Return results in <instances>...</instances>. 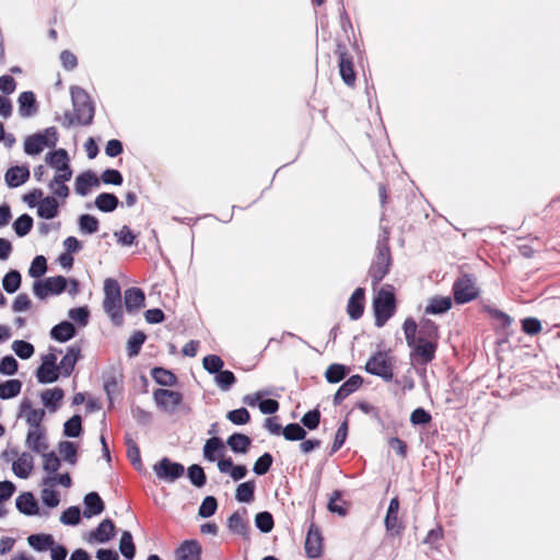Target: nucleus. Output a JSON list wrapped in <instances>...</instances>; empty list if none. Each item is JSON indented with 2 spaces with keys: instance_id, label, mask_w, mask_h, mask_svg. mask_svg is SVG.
Wrapping results in <instances>:
<instances>
[{
  "instance_id": "1",
  "label": "nucleus",
  "mask_w": 560,
  "mask_h": 560,
  "mask_svg": "<svg viewBox=\"0 0 560 560\" xmlns=\"http://www.w3.org/2000/svg\"><path fill=\"white\" fill-rule=\"evenodd\" d=\"M405 338L411 349V355L420 359L422 363H429L434 359L436 341L417 337V324L412 318H407L402 325Z\"/></svg>"
},
{
  "instance_id": "2",
  "label": "nucleus",
  "mask_w": 560,
  "mask_h": 560,
  "mask_svg": "<svg viewBox=\"0 0 560 560\" xmlns=\"http://www.w3.org/2000/svg\"><path fill=\"white\" fill-rule=\"evenodd\" d=\"M103 308L115 325L122 324L121 290L118 281L113 278H107L104 281Z\"/></svg>"
},
{
  "instance_id": "3",
  "label": "nucleus",
  "mask_w": 560,
  "mask_h": 560,
  "mask_svg": "<svg viewBox=\"0 0 560 560\" xmlns=\"http://www.w3.org/2000/svg\"><path fill=\"white\" fill-rule=\"evenodd\" d=\"M74 117L78 124L89 125L94 117V106L89 94L81 88H71Z\"/></svg>"
},
{
  "instance_id": "4",
  "label": "nucleus",
  "mask_w": 560,
  "mask_h": 560,
  "mask_svg": "<svg viewBox=\"0 0 560 560\" xmlns=\"http://www.w3.org/2000/svg\"><path fill=\"white\" fill-rule=\"evenodd\" d=\"M57 142V130L55 127H49L43 132L28 136L24 141V152L27 155H37L46 148H55Z\"/></svg>"
},
{
  "instance_id": "5",
  "label": "nucleus",
  "mask_w": 560,
  "mask_h": 560,
  "mask_svg": "<svg viewBox=\"0 0 560 560\" xmlns=\"http://www.w3.org/2000/svg\"><path fill=\"white\" fill-rule=\"evenodd\" d=\"M375 313V324L382 327L393 315L395 308V299L392 291L382 288L373 302Z\"/></svg>"
},
{
  "instance_id": "6",
  "label": "nucleus",
  "mask_w": 560,
  "mask_h": 560,
  "mask_svg": "<svg viewBox=\"0 0 560 560\" xmlns=\"http://www.w3.org/2000/svg\"><path fill=\"white\" fill-rule=\"evenodd\" d=\"M67 285V279L62 276L49 277L43 281H36L33 285L34 294L39 299L61 293Z\"/></svg>"
},
{
  "instance_id": "7",
  "label": "nucleus",
  "mask_w": 560,
  "mask_h": 560,
  "mask_svg": "<svg viewBox=\"0 0 560 560\" xmlns=\"http://www.w3.org/2000/svg\"><path fill=\"white\" fill-rule=\"evenodd\" d=\"M153 399L160 409L173 413L182 404L183 396L179 392L160 388L153 393Z\"/></svg>"
},
{
  "instance_id": "8",
  "label": "nucleus",
  "mask_w": 560,
  "mask_h": 560,
  "mask_svg": "<svg viewBox=\"0 0 560 560\" xmlns=\"http://www.w3.org/2000/svg\"><path fill=\"white\" fill-rule=\"evenodd\" d=\"M153 470L159 479L167 482H174L184 475V466L179 463L171 462L168 458H162L153 466Z\"/></svg>"
},
{
  "instance_id": "9",
  "label": "nucleus",
  "mask_w": 560,
  "mask_h": 560,
  "mask_svg": "<svg viewBox=\"0 0 560 560\" xmlns=\"http://www.w3.org/2000/svg\"><path fill=\"white\" fill-rule=\"evenodd\" d=\"M389 264V248L386 245H380L377 256L370 269V276L374 284L378 283L388 272Z\"/></svg>"
},
{
  "instance_id": "10",
  "label": "nucleus",
  "mask_w": 560,
  "mask_h": 560,
  "mask_svg": "<svg viewBox=\"0 0 560 560\" xmlns=\"http://www.w3.org/2000/svg\"><path fill=\"white\" fill-rule=\"evenodd\" d=\"M365 370L369 373L381 376L386 381H389L393 377L392 364L387 359V354L384 352H377L374 354L366 362Z\"/></svg>"
},
{
  "instance_id": "11",
  "label": "nucleus",
  "mask_w": 560,
  "mask_h": 560,
  "mask_svg": "<svg viewBox=\"0 0 560 560\" xmlns=\"http://www.w3.org/2000/svg\"><path fill=\"white\" fill-rule=\"evenodd\" d=\"M45 161L55 171V175L72 176L73 173L69 164V155L65 149L49 152Z\"/></svg>"
},
{
  "instance_id": "12",
  "label": "nucleus",
  "mask_w": 560,
  "mask_h": 560,
  "mask_svg": "<svg viewBox=\"0 0 560 560\" xmlns=\"http://www.w3.org/2000/svg\"><path fill=\"white\" fill-rule=\"evenodd\" d=\"M478 294L475 281L469 276L459 278L454 283V298L457 303H466L474 300Z\"/></svg>"
},
{
  "instance_id": "13",
  "label": "nucleus",
  "mask_w": 560,
  "mask_h": 560,
  "mask_svg": "<svg viewBox=\"0 0 560 560\" xmlns=\"http://www.w3.org/2000/svg\"><path fill=\"white\" fill-rule=\"evenodd\" d=\"M323 538L319 529L312 524L305 539V551L310 558H317L322 555Z\"/></svg>"
},
{
  "instance_id": "14",
  "label": "nucleus",
  "mask_w": 560,
  "mask_h": 560,
  "mask_svg": "<svg viewBox=\"0 0 560 560\" xmlns=\"http://www.w3.org/2000/svg\"><path fill=\"white\" fill-rule=\"evenodd\" d=\"M364 311V290L362 288L355 289L348 301L347 313L353 320L359 319Z\"/></svg>"
},
{
  "instance_id": "15",
  "label": "nucleus",
  "mask_w": 560,
  "mask_h": 560,
  "mask_svg": "<svg viewBox=\"0 0 560 560\" xmlns=\"http://www.w3.org/2000/svg\"><path fill=\"white\" fill-rule=\"evenodd\" d=\"M144 293L139 288H129L124 293L125 307L129 313L136 312L144 306Z\"/></svg>"
},
{
  "instance_id": "16",
  "label": "nucleus",
  "mask_w": 560,
  "mask_h": 560,
  "mask_svg": "<svg viewBox=\"0 0 560 560\" xmlns=\"http://www.w3.org/2000/svg\"><path fill=\"white\" fill-rule=\"evenodd\" d=\"M34 467V458L30 453H22L12 464V470L19 478L26 479Z\"/></svg>"
},
{
  "instance_id": "17",
  "label": "nucleus",
  "mask_w": 560,
  "mask_h": 560,
  "mask_svg": "<svg viewBox=\"0 0 560 560\" xmlns=\"http://www.w3.org/2000/svg\"><path fill=\"white\" fill-rule=\"evenodd\" d=\"M30 178V170L27 166L10 167L4 174V180L10 188L23 185Z\"/></svg>"
},
{
  "instance_id": "18",
  "label": "nucleus",
  "mask_w": 560,
  "mask_h": 560,
  "mask_svg": "<svg viewBox=\"0 0 560 560\" xmlns=\"http://www.w3.org/2000/svg\"><path fill=\"white\" fill-rule=\"evenodd\" d=\"M80 348L77 346H72L68 349L67 353L63 355L61 361L58 364V369L60 374L65 377L71 375L79 358H80Z\"/></svg>"
},
{
  "instance_id": "19",
  "label": "nucleus",
  "mask_w": 560,
  "mask_h": 560,
  "mask_svg": "<svg viewBox=\"0 0 560 560\" xmlns=\"http://www.w3.org/2000/svg\"><path fill=\"white\" fill-rule=\"evenodd\" d=\"M100 179L91 171L81 173L75 178V192L80 196H85L92 187H98Z\"/></svg>"
},
{
  "instance_id": "20",
  "label": "nucleus",
  "mask_w": 560,
  "mask_h": 560,
  "mask_svg": "<svg viewBox=\"0 0 560 560\" xmlns=\"http://www.w3.org/2000/svg\"><path fill=\"white\" fill-rule=\"evenodd\" d=\"M115 534V525L110 520H104L95 530L90 534L89 541L107 542Z\"/></svg>"
},
{
  "instance_id": "21",
  "label": "nucleus",
  "mask_w": 560,
  "mask_h": 560,
  "mask_svg": "<svg viewBox=\"0 0 560 560\" xmlns=\"http://www.w3.org/2000/svg\"><path fill=\"white\" fill-rule=\"evenodd\" d=\"M59 213V203L54 196H48L37 202V214L46 220L54 219Z\"/></svg>"
},
{
  "instance_id": "22",
  "label": "nucleus",
  "mask_w": 560,
  "mask_h": 560,
  "mask_svg": "<svg viewBox=\"0 0 560 560\" xmlns=\"http://www.w3.org/2000/svg\"><path fill=\"white\" fill-rule=\"evenodd\" d=\"M26 445L36 453H44L48 445L42 428L30 429L26 436Z\"/></svg>"
},
{
  "instance_id": "23",
  "label": "nucleus",
  "mask_w": 560,
  "mask_h": 560,
  "mask_svg": "<svg viewBox=\"0 0 560 560\" xmlns=\"http://www.w3.org/2000/svg\"><path fill=\"white\" fill-rule=\"evenodd\" d=\"M246 511H244L243 514L234 512L228 520V528L234 534L248 538L249 525L244 517Z\"/></svg>"
},
{
  "instance_id": "24",
  "label": "nucleus",
  "mask_w": 560,
  "mask_h": 560,
  "mask_svg": "<svg viewBox=\"0 0 560 560\" xmlns=\"http://www.w3.org/2000/svg\"><path fill=\"white\" fill-rule=\"evenodd\" d=\"M362 385V378L359 375L351 376L347 382H345L334 397V402L339 405L343 399H346L350 394L354 393Z\"/></svg>"
},
{
  "instance_id": "25",
  "label": "nucleus",
  "mask_w": 560,
  "mask_h": 560,
  "mask_svg": "<svg viewBox=\"0 0 560 560\" xmlns=\"http://www.w3.org/2000/svg\"><path fill=\"white\" fill-rule=\"evenodd\" d=\"M72 176L68 175H54L52 179L48 183V188L55 198H68L70 190L67 186V182H69Z\"/></svg>"
},
{
  "instance_id": "26",
  "label": "nucleus",
  "mask_w": 560,
  "mask_h": 560,
  "mask_svg": "<svg viewBox=\"0 0 560 560\" xmlns=\"http://www.w3.org/2000/svg\"><path fill=\"white\" fill-rule=\"evenodd\" d=\"M398 511H399V501L397 498H393L389 502V506L385 517V527L388 532L394 534H399L401 530L400 525L398 524Z\"/></svg>"
},
{
  "instance_id": "27",
  "label": "nucleus",
  "mask_w": 560,
  "mask_h": 560,
  "mask_svg": "<svg viewBox=\"0 0 560 560\" xmlns=\"http://www.w3.org/2000/svg\"><path fill=\"white\" fill-rule=\"evenodd\" d=\"M200 545L195 540H187L176 551L177 560H200Z\"/></svg>"
},
{
  "instance_id": "28",
  "label": "nucleus",
  "mask_w": 560,
  "mask_h": 560,
  "mask_svg": "<svg viewBox=\"0 0 560 560\" xmlns=\"http://www.w3.org/2000/svg\"><path fill=\"white\" fill-rule=\"evenodd\" d=\"M21 407L30 429L42 428L40 423L45 417V410L32 408L30 401H24Z\"/></svg>"
},
{
  "instance_id": "29",
  "label": "nucleus",
  "mask_w": 560,
  "mask_h": 560,
  "mask_svg": "<svg viewBox=\"0 0 560 560\" xmlns=\"http://www.w3.org/2000/svg\"><path fill=\"white\" fill-rule=\"evenodd\" d=\"M339 72L343 82L348 85H352L355 81V74L351 58L345 51L339 52Z\"/></svg>"
},
{
  "instance_id": "30",
  "label": "nucleus",
  "mask_w": 560,
  "mask_h": 560,
  "mask_svg": "<svg viewBox=\"0 0 560 560\" xmlns=\"http://www.w3.org/2000/svg\"><path fill=\"white\" fill-rule=\"evenodd\" d=\"M85 510L83 515L88 518L98 515L104 510V503L96 492H90L84 498Z\"/></svg>"
},
{
  "instance_id": "31",
  "label": "nucleus",
  "mask_w": 560,
  "mask_h": 560,
  "mask_svg": "<svg viewBox=\"0 0 560 560\" xmlns=\"http://www.w3.org/2000/svg\"><path fill=\"white\" fill-rule=\"evenodd\" d=\"M44 406L51 412L56 411L63 398V390L59 387L46 389L40 394Z\"/></svg>"
},
{
  "instance_id": "32",
  "label": "nucleus",
  "mask_w": 560,
  "mask_h": 560,
  "mask_svg": "<svg viewBox=\"0 0 560 560\" xmlns=\"http://www.w3.org/2000/svg\"><path fill=\"white\" fill-rule=\"evenodd\" d=\"M224 445L219 438L209 439L203 446V457L209 462L217 460L223 453Z\"/></svg>"
},
{
  "instance_id": "33",
  "label": "nucleus",
  "mask_w": 560,
  "mask_h": 560,
  "mask_svg": "<svg viewBox=\"0 0 560 560\" xmlns=\"http://www.w3.org/2000/svg\"><path fill=\"white\" fill-rule=\"evenodd\" d=\"M74 326L70 322H62L52 327L50 331L51 338L60 342H66L70 340L74 336Z\"/></svg>"
},
{
  "instance_id": "34",
  "label": "nucleus",
  "mask_w": 560,
  "mask_h": 560,
  "mask_svg": "<svg viewBox=\"0 0 560 560\" xmlns=\"http://www.w3.org/2000/svg\"><path fill=\"white\" fill-rule=\"evenodd\" d=\"M16 508L26 515H34L38 510L37 502L30 492H25L16 498Z\"/></svg>"
},
{
  "instance_id": "35",
  "label": "nucleus",
  "mask_w": 560,
  "mask_h": 560,
  "mask_svg": "<svg viewBox=\"0 0 560 560\" xmlns=\"http://www.w3.org/2000/svg\"><path fill=\"white\" fill-rule=\"evenodd\" d=\"M452 306V300L450 296H434L429 300L425 307L427 314H442L447 312Z\"/></svg>"
},
{
  "instance_id": "36",
  "label": "nucleus",
  "mask_w": 560,
  "mask_h": 560,
  "mask_svg": "<svg viewBox=\"0 0 560 560\" xmlns=\"http://www.w3.org/2000/svg\"><path fill=\"white\" fill-rule=\"evenodd\" d=\"M417 337L429 339L432 341L439 340V328L438 325L431 319H422L420 322V328L417 329Z\"/></svg>"
},
{
  "instance_id": "37",
  "label": "nucleus",
  "mask_w": 560,
  "mask_h": 560,
  "mask_svg": "<svg viewBox=\"0 0 560 560\" xmlns=\"http://www.w3.org/2000/svg\"><path fill=\"white\" fill-rule=\"evenodd\" d=\"M250 443V439L242 433H234L226 441V444L233 452L243 454L247 452Z\"/></svg>"
},
{
  "instance_id": "38",
  "label": "nucleus",
  "mask_w": 560,
  "mask_h": 560,
  "mask_svg": "<svg viewBox=\"0 0 560 560\" xmlns=\"http://www.w3.org/2000/svg\"><path fill=\"white\" fill-rule=\"evenodd\" d=\"M28 545L33 547L37 551H45L47 549H50V547L54 545V538L51 535L46 534H35L31 535L27 538Z\"/></svg>"
},
{
  "instance_id": "39",
  "label": "nucleus",
  "mask_w": 560,
  "mask_h": 560,
  "mask_svg": "<svg viewBox=\"0 0 560 560\" xmlns=\"http://www.w3.org/2000/svg\"><path fill=\"white\" fill-rule=\"evenodd\" d=\"M95 206L103 212H112L117 208L118 199L113 194L103 192L96 197Z\"/></svg>"
},
{
  "instance_id": "40",
  "label": "nucleus",
  "mask_w": 560,
  "mask_h": 560,
  "mask_svg": "<svg viewBox=\"0 0 560 560\" xmlns=\"http://www.w3.org/2000/svg\"><path fill=\"white\" fill-rule=\"evenodd\" d=\"M59 375L61 374L58 366L40 365L36 372L37 380L42 384L54 383L59 378Z\"/></svg>"
},
{
  "instance_id": "41",
  "label": "nucleus",
  "mask_w": 560,
  "mask_h": 560,
  "mask_svg": "<svg viewBox=\"0 0 560 560\" xmlns=\"http://www.w3.org/2000/svg\"><path fill=\"white\" fill-rule=\"evenodd\" d=\"M22 384L19 380H9L0 384V398L9 399L18 396L21 392Z\"/></svg>"
},
{
  "instance_id": "42",
  "label": "nucleus",
  "mask_w": 560,
  "mask_h": 560,
  "mask_svg": "<svg viewBox=\"0 0 560 560\" xmlns=\"http://www.w3.org/2000/svg\"><path fill=\"white\" fill-rule=\"evenodd\" d=\"M255 483L246 481L236 488L235 498L238 502L249 503L254 500Z\"/></svg>"
},
{
  "instance_id": "43",
  "label": "nucleus",
  "mask_w": 560,
  "mask_h": 560,
  "mask_svg": "<svg viewBox=\"0 0 560 560\" xmlns=\"http://www.w3.org/2000/svg\"><path fill=\"white\" fill-rule=\"evenodd\" d=\"M119 550L128 560L133 559L136 553L132 535L129 532H124L119 541Z\"/></svg>"
},
{
  "instance_id": "44",
  "label": "nucleus",
  "mask_w": 560,
  "mask_h": 560,
  "mask_svg": "<svg viewBox=\"0 0 560 560\" xmlns=\"http://www.w3.org/2000/svg\"><path fill=\"white\" fill-rule=\"evenodd\" d=\"M152 377L158 384L163 386H173L176 383L175 375L163 368H154L152 370Z\"/></svg>"
},
{
  "instance_id": "45",
  "label": "nucleus",
  "mask_w": 560,
  "mask_h": 560,
  "mask_svg": "<svg viewBox=\"0 0 560 560\" xmlns=\"http://www.w3.org/2000/svg\"><path fill=\"white\" fill-rule=\"evenodd\" d=\"M33 226V219L28 214L20 215L13 222V229L18 236L23 237L30 233Z\"/></svg>"
},
{
  "instance_id": "46",
  "label": "nucleus",
  "mask_w": 560,
  "mask_h": 560,
  "mask_svg": "<svg viewBox=\"0 0 560 560\" xmlns=\"http://www.w3.org/2000/svg\"><path fill=\"white\" fill-rule=\"evenodd\" d=\"M58 451L63 460L71 465L77 463V446L74 443L69 441L60 442L58 445Z\"/></svg>"
},
{
  "instance_id": "47",
  "label": "nucleus",
  "mask_w": 560,
  "mask_h": 560,
  "mask_svg": "<svg viewBox=\"0 0 560 560\" xmlns=\"http://www.w3.org/2000/svg\"><path fill=\"white\" fill-rule=\"evenodd\" d=\"M35 104V96L32 92H23L19 96L20 115L22 117H30L32 115L31 108Z\"/></svg>"
},
{
  "instance_id": "48",
  "label": "nucleus",
  "mask_w": 560,
  "mask_h": 560,
  "mask_svg": "<svg viewBox=\"0 0 560 560\" xmlns=\"http://www.w3.org/2000/svg\"><path fill=\"white\" fill-rule=\"evenodd\" d=\"M3 289L8 293H14L21 285V275L16 270L9 271L2 280Z\"/></svg>"
},
{
  "instance_id": "49",
  "label": "nucleus",
  "mask_w": 560,
  "mask_h": 560,
  "mask_svg": "<svg viewBox=\"0 0 560 560\" xmlns=\"http://www.w3.org/2000/svg\"><path fill=\"white\" fill-rule=\"evenodd\" d=\"M348 373V369L342 364H331L325 372V377L329 383L340 382Z\"/></svg>"
},
{
  "instance_id": "50",
  "label": "nucleus",
  "mask_w": 560,
  "mask_h": 560,
  "mask_svg": "<svg viewBox=\"0 0 560 560\" xmlns=\"http://www.w3.org/2000/svg\"><path fill=\"white\" fill-rule=\"evenodd\" d=\"M79 229L82 233L93 234L98 230V220L90 214H82L79 218Z\"/></svg>"
},
{
  "instance_id": "51",
  "label": "nucleus",
  "mask_w": 560,
  "mask_h": 560,
  "mask_svg": "<svg viewBox=\"0 0 560 560\" xmlns=\"http://www.w3.org/2000/svg\"><path fill=\"white\" fill-rule=\"evenodd\" d=\"M82 432L81 417L74 415L63 425V433L69 438H78Z\"/></svg>"
},
{
  "instance_id": "52",
  "label": "nucleus",
  "mask_w": 560,
  "mask_h": 560,
  "mask_svg": "<svg viewBox=\"0 0 560 560\" xmlns=\"http://www.w3.org/2000/svg\"><path fill=\"white\" fill-rule=\"evenodd\" d=\"M12 350L15 352V354L23 359H30L34 354V347L32 343L26 342L24 340H15L12 343Z\"/></svg>"
},
{
  "instance_id": "53",
  "label": "nucleus",
  "mask_w": 560,
  "mask_h": 560,
  "mask_svg": "<svg viewBox=\"0 0 560 560\" xmlns=\"http://www.w3.org/2000/svg\"><path fill=\"white\" fill-rule=\"evenodd\" d=\"M60 467V459L54 453H43V468L49 476H52L57 472Z\"/></svg>"
},
{
  "instance_id": "54",
  "label": "nucleus",
  "mask_w": 560,
  "mask_h": 560,
  "mask_svg": "<svg viewBox=\"0 0 560 560\" xmlns=\"http://www.w3.org/2000/svg\"><path fill=\"white\" fill-rule=\"evenodd\" d=\"M145 341V335L142 331H136L128 339L127 348L129 357H135L140 352L141 346Z\"/></svg>"
},
{
  "instance_id": "55",
  "label": "nucleus",
  "mask_w": 560,
  "mask_h": 560,
  "mask_svg": "<svg viewBox=\"0 0 560 560\" xmlns=\"http://www.w3.org/2000/svg\"><path fill=\"white\" fill-rule=\"evenodd\" d=\"M283 436L289 441H301L305 438V430L298 423H290L282 430Z\"/></svg>"
},
{
  "instance_id": "56",
  "label": "nucleus",
  "mask_w": 560,
  "mask_h": 560,
  "mask_svg": "<svg viewBox=\"0 0 560 560\" xmlns=\"http://www.w3.org/2000/svg\"><path fill=\"white\" fill-rule=\"evenodd\" d=\"M255 524L262 533H269L273 527L272 515L269 512H260L255 517Z\"/></svg>"
},
{
  "instance_id": "57",
  "label": "nucleus",
  "mask_w": 560,
  "mask_h": 560,
  "mask_svg": "<svg viewBox=\"0 0 560 560\" xmlns=\"http://www.w3.org/2000/svg\"><path fill=\"white\" fill-rule=\"evenodd\" d=\"M223 364L222 359L215 354L207 355L202 360L203 369L211 374L220 372Z\"/></svg>"
},
{
  "instance_id": "58",
  "label": "nucleus",
  "mask_w": 560,
  "mask_h": 560,
  "mask_svg": "<svg viewBox=\"0 0 560 560\" xmlns=\"http://www.w3.org/2000/svg\"><path fill=\"white\" fill-rule=\"evenodd\" d=\"M226 418L234 424L243 425L249 422L250 416L247 409L240 408L228 412Z\"/></svg>"
},
{
  "instance_id": "59",
  "label": "nucleus",
  "mask_w": 560,
  "mask_h": 560,
  "mask_svg": "<svg viewBox=\"0 0 560 560\" xmlns=\"http://www.w3.org/2000/svg\"><path fill=\"white\" fill-rule=\"evenodd\" d=\"M217 508H218V503H217L215 498L211 497V495L206 497L203 499L201 505L199 506L198 514L201 517H210L215 513Z\"/></svg>"
},
{
  "instance_id": "60",
  "label": "nucleus",
  "mask_w": 560,
  "mask_h": 560,
  "mask_svg": "<svg viewBox=\"0 0 560 560\" xmlns=\"http://www.w3.org/2000/svg\"><path fill=\"white\" fill-rule=\"evenodd\" d=\"M214 380L222 390H228L235 383L234 374L228 370L218 372Z\"/></svg>"
},
{
  "instance_id": "61",
  "label": "nucleus",
  "mask_w": 560,
  "mask_h": 560,
  "mask_svg": "<svg viewBox=\"0 0 560 560\" xmlns=\"http://www.w3.org/2000/svg\"><path fill=\"white\" fill-rule=\"evenodd\" d=\"M46 258L44 256H36L31 264L28 273L33 278H39L46 272Z\"/></svg>"
},
{
  "instance_id": "62",
  "label": "nucleus",
  "mask_w": 560,
  "mask_h": 560,
  "mask_svg": "<svg viewBox=\"0 0 560 560\" xmlns=\"http://www.w3.org/2000/svg\"><path fill=\"white\" fill-rule=\"evenodd\" d=\"M272 464V456L269 453L261 455L254 464L253 470L256 475H265Z\"/></svg>"
},
{
  "instance_id": "63",
  "label": "nucleus",
  "mask_w": 560,
  "mask_h": 560,
  "mask_svg": "<svg viewBox=\"0 0 560 560\" xmlns=\"http://www.w3.org/2000/svg\"><path fill=\"white\" fill-rule=\"evenodd\" d=\"M188 477L196 487H202L206 483L205 471L199 465H191L188 468Z\"/></svg>"
},
{
  "instance_id": "64",
  "label": "nucleus",
  "mask_w": 560,
  "mask_h": 560,
  "mask_svg": "<svg viewBox=\"0 0 560 560\" xmlns=\"http://www.w3.org/2000/svg\"><path fill=\"white\" fill-rule=\"evenodd\" d=\"M60 522L66 525H77L80 522V509L78 506L68 508L61 514Z\"/></svg>"
}]
</instances>
